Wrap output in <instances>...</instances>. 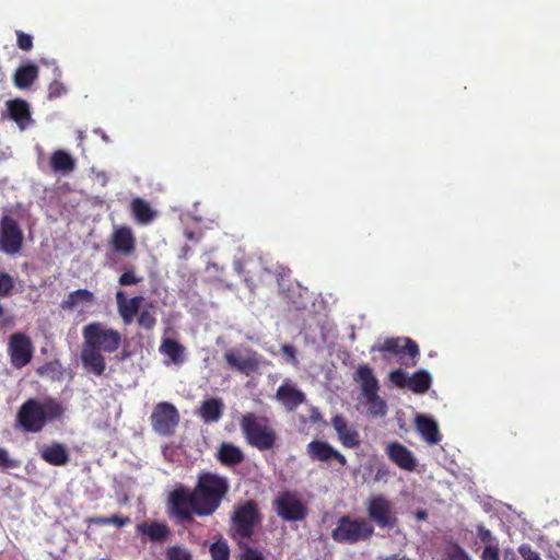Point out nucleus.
Segmentation results:
<instances>
[{
	"instance_id": "f257e3e1",
	"label": "nucleus",
	"mask_w": 560,
	"mask_h": 560,
	"mask_svg": "<svg viewBox=\"0 0 560 560\" xmlns=\"http://www.w3.org/2000/svg\"><path fill=\"white\" fill-rule=\"evenodd\" d=\"M230 489L228 478L211 471H201L191 491L179 488L170 494L172 514L182 522H191L194 515L210 516L221 505Z\"/></svg>"
},
{
	"instance_id": "f03ea898",
	"label": "nucleus",
	"mask_w": 560,
	"mask_h": 560,
	"mask_svg": "<svg viewBox=\"0 0 560 560\" xmlns=\"http://www.w3.org/2000/svg\"><path fill=\"white\" fill-rule=\"evenodd\" d=\"M82 336L81 362L83 368L95 376H102L106 370L104 354L116 352L121 346L122 336L118 330L108 328L101 322L85 325Z\"/></svg>"
},
{
	"instance_id": "7ed1b4c3",
	"label": "nucleus",
	"mask_w": 560,
	"mask_h": 560,
	"mask_svg": "<svg viewBox=\"0 0 560 560\" xmlns=\"http://www.w3.org/2000/svg\"><path fill=\"white\" fill-rule=\"evenodd\" d=\"M65 407L56 398L26 399L16 412V424L26 433L40 432L48 422L61 420Z\"/></svg>"
},
{
	"instance_id": "20e7f679",
	"label": "nucleus",
	"mask_w": 560,
	"mask_h": 560,
	"mask_svg": "<svg viewBox=\"0 0 560 560\" xmlns=\"http://www.w3.org/2000/svg\"><path fill=\"white\" fill-rule=\"evenodd\" d=\"M240 428L247 444L260 452L270 451L277 445V432L265 416L246 412L240 419Z\"/></svg>"
},
{
	"instance_id": "39448f33",
	"label": "nucleus",
	"mask_w": 560,
	"mask_h": 560,
	"mask_svg": "<svg viewBox=\"0 0 560 560\" xmlns=\"http://www.w3.org/2000/svg\"><path fill=\"white\" fill-rule=\"evenodd\" d=\"M374 535V525L364 517L342 515L331 532V538L339 544L354 545L366 541Z\"/></svg>"
},
{
	"instance_id": "423d86ee",
	"label": "nucleus",
	"mask_w": 560,
	"mask_h": 560,
	"mask_svg": "<svg viewBox=\"0 0 560 560\" xmlns=\"http://www.w3.org/2000/svg\"><path fill=\"white\" fill-rule=\"evenodd\" d=\"M261 515L256 501L247 500L243 504L235 508L232 515L234 536L241 538H250L254 534L255 526L260 522Z\"/></svg>"
},
{
	"instance_id": "0eeeda50",
	"label": "nucleus",
	"mask_w": 560,
	"mask_h": 560,
	"mask_svg": "<svg viewBox=\"0 0 560 560\" xmlns=\"http://www.w3.org/2000/svg\"><path fill=\"white\" fill-rule=\"evenodd\" d=\"M364 508L371 523L374 522L380 528H393L397 524V516L393 503L383 494H372L365 502Z\"/></svg>"
},
{
	"instance_id": "6e6552de",
	"label": "nucleus",
	"mask_w": 560,
	"mask_h": 560,
	"mask_svg": "<svg viewBox=\"0 0 560 560\" xmlns=\"http://www.w3.org/2000/svg\"><path fill=\"white\" fill-rule=\"evenodd\" d=\"M24 234L18 220L10 213H4L0 220V249L15 256L23 248Z\"/></svg>"
},
{
	"instance_id": "1a4fd4ad",
	"label": "nucleus",
	"mask_w": 560,
	"mask_h": 560,
	"mask_svg": "<svg viewBox=\"0 0 560 560\" xmlns=\"http://www.w3.org/2000/svg\"><path fill=\"white\" fill-rule=\"evenodd\" d=\"M279 517L287 522L303 521L307 514V506L295 492L283 491L272 502Z\"/></svg>"
},
{
	"instance_id": "9d476101",
	"label": "nucleus",
	"mask_w": 560,
	"mask_h": 560,
	"mask_svg": "<svg viewBox=\"0 0 560 560\" xmlns=\"http://www.w3.org/2000/svg\"><path fill=\"white\" fill-rule=\"evenodd\" d=\"M372 350L399 355L407 366H416L420 355L417 342L407 337L387 338L381 346L373 347Z\"/></svg>"
},
{
	"instance_id": "9b49d317",
	"label": "nucleus",
	"mask_w": 560,
	"mask_h": 560,
	"mask_svg": "<svg viewBox=\"0 0 560 560\" xmlns=\"http://www.w3.org/2000/svg\"><path fill=\"white\" fill-rule=\"evenodd\" d=\"M153 430L160 435L170 436L174 433L179 422L177 408L171 402H159L150 417Z\"/></svg>"
},
{
	"instance_id": "f8f14e48",
	"label": "nucleus",
	"mask_w": 560,
	"mask_h": 560,
	"mask_svg": "<svg viewBox=\"0 0 560 560\" xmlns=\"http://www.w3.org/2000/svg\"><path fill=\"white\" fill-rule=\"evenodd\" d=\"M33 345L31 338L23 332H15L10 337L8 352L11 364L15 369L26 366L33 358Z\"/></svg>"
},
{
	"instance_id": "ddd939ff",
	"label": "nucleus",
	"mask_w": 560,
	"mask_h": 560,
	"mask_svg": "<svg viewBox=\"0 0 560 560\" xmlns=\"http://www.w3.org/2000/svg\"><path fill=\"white\" fill-rule=\"evenodd\" d=\"M306 453L312 460L329 462L336 460L341 466L347 465V458L339 451L335 450L328 442L313 440L306 446Z\"/></svg>"
},
{
	"instance_id": "4468645a",
	"label": "nucleus",
	"mask_w": 560,
	"mask_h": 560,
	"mask_svg": "<svg viewBox=\"0 0 560 560\" xmlns=\"http://www.w3.org/2000/svg\"><path fill=\"white\" fill-rule=\"evenodd\" d=\"M112 248L124 256H130L136 252V237L129 226H118L110 235Z\"/></svg>"
},
{
	"instance_id": "2eb2a0df",
	"label": "nucleus",
	"mask_w": 560,
	"mask_h": 560,
	"mask_svg": "<svg viewBox=\"0 0 560 560\" xmlns=\"http://www.w3.org/2000/svg\"><path fill=\"white\" fill-rule=\"evenodd\" d=\"M386 455L399 468L413 471L417 467V459L412 452L399 442H390L386 446Z\"/></svg>"
},
{
	"instance_id": "dca6fc26",
	"label": "nucleus",
	"mask_w": 560,
	"mask_h": 560,
	"mask_svg": "<svg viewBox=\"0 0 560 560\" xmlns=\"http://www.w3.org/2000/svg\"><path fill=\"white\" fill-rule=\"evenodd\" d=\"M144 298L141 295L127 299L124 291L119 290L116 292V303L118 314L125 325H130L135 316L138 314Z\"/></svg>"
},
{
	"instance_id": "f3484780",
	"label": "nucleus",
	"mask_w": 560,
	"mask_h": 560,
	"mask_svg": "<svg viewBox=\"0 0 560 560\" xmlns=\"http://www.w3.org/2000/svg\"><path fill=\"white\" fill-rule=\"evenodd\" d=\"M8 116L16 122L21 130H25L33 122L30 105L25 100L14 98L5 103Z\"/></svg>"
},
{
	"instance_id": "a211bd4d",
	"label": "nucleus",
	"mask_w": 560,
	"mask_h": 560,
	"mask_svg": "<svg viewBox=\"0 0 560 560\" xmlns=\"http://www.w3.org/2000/svg\"><path fill=\"white\" fill-rule=\"evenodd\" d=\"M276 398L287 410L292 411L305 400V395L290 380H285L277 389Z\"/></svg>"
},
{
	"instance_id": "6ab92c4d",
	"label": "nucleus",
	"mask_w": 560,
	"mask_h": 560,
	"mask_svg": "<svg viewBox=\"0 0 560 560\" xmlns=\"http://www.w3.org/2000/svg\"><path fill=\"white\" fill-rule=\"evenodd\" d=\"M331 424L338 435L340 443L347 448H355L360 445V434L348 425L347 420L337 415L331 419Z\"/></svg>"
},
{
	"instance_id": "aec40b11",
	"label": "nucleus",
	"mask_w": 560,
	"mask_h": 560,
	"mask_svg": "<svg viewBox=\"0 0 560 560\" xmlns=\"http://www.w3.org/2000/svg\"><path fill=\"white\" fill-rule=\"evenodd\" d=\"M137 533L148 537L152 542H164L172 535L171 528L164 522H143L137 525Z\"/></svg>"
},
{
	"instance_id": "412c9836",
	"label": "nucleus",
	"mask_w": 560,
	"mask_h": 560,
	"mask_svg": "<svg viewBox=\"0 0 560 560\" xmlns=\"http://www.w3.org/2000/svg\"><path fill=\"white\" fill-rule=\"evenodd\" d=\"M353 381L360 384L362 396L380 390L378 381L368 364L359 365L353 373Z\"/></svg>"
},
{
	"instance_id": "4be33fe9",
	"label": "nucleus",
	"mask_w": 560,
	"mask_h": 560,
	"mask_svg": "<svg viewBox=\"0 0 560 560\" xmlns=\"http://www.w3.org/2000/svg\"><path fill=\"white\" fill-rule=\"evenodd\" d=\"M40 457L49 465L65 466L69 462V453L67 447L58 442L45 445L40 450Z\"/></svg>"
},
{
	"instance_id": "5701e85b",
	"label": "nucleus",
	"mask_w": 560,
	"mask_h": 560,
	"mask_svg": "<svg viewBox=\"0 0 560 560\" xmlns=\"http://www.w3.org/2000/svg\"><path fill=\"white\" fill-rule=\"evenodd\" d=\"M218 460L226 467H234L244 462V453L242 450L229 442H223L217 453Z\"/></svg>"
},
{
	"instance_id": "b1692460",
	"label": "nucleus",
	"mask_w": 560,
	"mask_h": 560,
	"mask_svg": "<svg viewBox=\"0 0 560 560\" xmlns=\"http://www.w3.org/2000/svg\"><path fill=\"white\" fill-rule=\"evenodd\" d=\"M416 427L428 443L438 444L441 441L438 423L433 419L423 415L417 416Z\"/></svg>"
},
{
	"instance_id": "393cba45",
	"label": "nucleus",
	"mask_w": 560,
	"mask_h": 560,
	"mask_svg": "<svg viewBox=\"0 0 560 560\" xmlns=\"http://www.w3.org/2000/svg\"><path fill=\"white\" fill-rule=\"evenodd\" d=\"M38 67L34 63L20 66L13 75V83L20 90L28 89L38 78Z\"/></svg>"
},
{
	"instance_id": "a878e982",
	"label": "nucleus",
	"mask_w": 560,
	"mask_h": 560,
	"mask_svg": "<svg viewBox=\"0 0 560 560\" xmlns=\"http://www.w3.org/2000/svg\"><path fill=\"white\" fill-rule=\"evenodd\" d=\"M224 410V402L221 398H208L201 402L199 416L206 422H217L221 419Z\"/></svg>"
},
{
	"instance_id": "bb28decb",
	"label": "nucleus",
	"mask_w": 560,
	"mask_h": 560,
	"mask_svg": "<svg viewBox=\"0 0 560 560\" xmlns=\"http://www.w3.org/2000/svg\"><path fill=\"white\" fill-rule=\"evenodd\" d=\"M50 167L56 173L69 174L75 168V160L65 150H56L49 160Z\"/></svg>"
},
{
	"instance_id": "cd10ccee",
	"label": "nucleus",
	"mask_w": 560,
	"mask_h": 560,
	"mask_svg": "<svg viewBox=\"0 0 560 560\" xmlns=\"http://www.w3.org/2000/svg\"><path fill=\"white\" fill-rule=\"evenodd\" d=\"M130 210L135 220L140 224H149L155 217V211L150 203L139 197L132 199Z\"/></svg>"
},
{
	"instance_id": "c85d7f7f",
	"label": "nucleus",
	"mask_w": 560,
	"mask_h": 560,
	"mask_svg": "<svg viewBox=\"0 0 560 560\" xmlns=\"http://www.w3.org/2000/svg\"><path fill=\"white\" fill-rule=\"evenodd\" d=\"M160 352L168 357L176 365L185 362V348L175 339L165 338L160 346Z\"/></svg>"
},
{
	"instance_id": "c756f323",
	"label": "nucleus",
	"mask_w": 560,
	"mask_h": 560,
	"mask_svg": "<svg viewBox=\"0 0 560 560\" xmlns=\"http://www.w3.org/2000/svg\"><path fill=\"white\" fill-rule=\"evenodd\" d=\"M224 360L232 369L242 373L248 374L256 369V362L253 359L241 357L233 350H229L224 353Z\"/></svg>"
},
{
	"instance_id": "7c9ffc66",
	"label": "nucleus",
	"mask_w": 560,
	"mask_h": 560,
	"mask_svg": "<svg viewBox=\"0 0 560 560\" xmlns=\"http://www.w3.org/2000/svg\"><path fill=\"white\" fill-rule=\"evenodd\" d=\"M94 301L93 292L88 289H79L70 292L66 300L60 304L62 310H73L81 303H92Z\"/></svg>"
},
{
	"instance_id": "2f4dec72",
	"label": "nucleus",
	"mask_w": 560,
	"mask_h": 560,
	"mask_svg": "<svg viewBox=\"0 0 560 560\" xmlns=\"http://www.w3.org/2000/svg\"><path fill=\"white\" fill-rule=\"evenodd\" d=\"M432 383L431 375L425 370H419L410 376L409 389L416 394L425 393Z\"/></svg>"
},
{
	"instance_id": "473e14b6",
	"label": "nucleus",
	"mask_w": 560,
	"mask_h": 560,
	"mask_svg": "<svg viewBox=\"0 0 560 560\" xmlns=\"http://www.w3.org/2000/svg\"><path fill=\"white\" fill-rule=\"evenodd\" d=\"M369 406L368 412L373 417H384L387 413L386 401L378 396V392H373L363 396Z\"/></svg>"
},
{
	"instance_id": "72a5a7b5",
	"label": "nucleus",
	"mask_w": 560,
	"mask_h": 560,
	"mask_svg": "<svg viewBox=\"0 0 560 560\" xmlns=\"http://www.w3.org/2000/svg\"><path fill=\"white\" fill-rule=\"evenodd\" d=\"M209 552L211 560H230V547L222 537L210 545Z\"/></svg>"
},
{
	"instance_id": "f704fd0d",
	"label": "nucleus",
	"mask_w": 560,
	"mask_h": 560,
	"mask_svg": "<svg viewBox=\"0 0 560 560\" xmlns=\"http://www.w3.org/2000/svg\"><path fill=\"white\" fill-rule=\"evenodd\" d=\"M154 308L152 303H149L145 308H143L138 316V325L139 327L145 330H152L156 325V318L154 312L151 310Z\"/></svg>"
},
{
	"instance_id": "c9c22d12",
	"label": "nucleus",
	"mask_w": 560,
	"mask_h": 560,
	"mask_svg": "<svg viewBox=\"0 0 560 560\" xmlns=\"http://www.w3.org/2000/svg\"><path fill=\"white\" fill-rule=\"evenodd\" d=\"M164 560H192V553L183 546H170L165 550Z\"/></svg>"
},
{
	"instance_id": "e433bc0d",
	"label": "nucleus",
	"mask_w": 560,
	"mask_h": 560,
	"mask_svg": "<svg viewBox=\"0 0 560 560\" xmlns=\"http://www.w3.org/2000/svg\"><path fill=\"white\" fill-rule=\"evenodd\" d=\"M444 556V560H471L465 549L456 542L446 546Z\"/></svg>"
},
{
	"instance_id": "4c0bfd02",
	"label": "nucleus",
	"mask_w": 560,
	"mask_h": 560,
	"mask_svg": "<svg viewBox=\"0 0 560 560\" xmlns=\"http://www.w3.org/2000/svg\"><path fill=\"white\" fill-rule=\"evenodd\" d=\"M15 288L14 278L4 271H0V296L7 298L10 296Z\"/></svg>"
},
{
	"instance_id": "58836bf2",
	"label": "nucleus",
	"mask_w": 560,
	"mask_h": 560,
	"mask_svg": "<svg viewBox=\"0 0 560 560\" xmlns=\"http://www.w3.org/2000/svg\"><path fill=\"white\" fill-rule=\"evenodd\" d=\"M476 529L479 539L485 544V546H493L499 544L498 539L492 535L491 530L486 528L482 524H478Z\"/></svg>"
},
{
	"instance_id": "ea45409f",
	"label": "nucleus",
	"mask_w": 560,
	"mask_h": 560,
	"mask_svg": "<svg viewBox=\"0 0 560 560\" xmlns=\"http://www.w3.org/2000/svg\"><path fill=\"white\" fill-rule=\"evenodd\" d=\"M243 552L240 556V560H266L265 556L257 548L248 545H240Z\"/></svg>"
},
{
	"instance_id": "a19ab883",
	"label": "nucleus",
	"mask_w": 560,
	"mask_h": 560,
	"mask_svg": "<svg viewBox=\"0 0 560 560\" xmlns=\"http://www.w3.org/2000/svg\"><path fill=\"white\" fill-rule=\"evenodd\" d=\"M389 380L398 387L409 388L410 376H408V374L400 369L390 372Z\"/></svg>"
},
{
	"instance_id": "79ce46f5",
	"label": "nucleus",
	"mask_w": 560,
	"mask_h": 560,
	"mask_svg": "<svg viewBox=\"0 0 560 560\" xmlns=\"http://www.w3.org/2000/svg\"><path fill=\"white\" fill-rule=\"evenodd\" d=\"M142 280L143 278L137 276L136 272L131 269L120 275L118 278V283L121 287H128L139 284Z\"/></svg>"
},
{
	"instance_id": "37998d69",
	"label": "nucleus",
	"mask_w": 560,
	"mask_h": 560,
	"mask_svg": "<svg viewBox=\"0 0 560 560\" xmlns=\"http://www.w3.org/2000/svg\"><path fill=\"white\" fill-rule=\"evenodd\" d=\"M264 270L268 273H275L276 277H277V281H278V284L279 285H282V281L285 279V278H289L290 275H291V269L289 267H285V266H282V265H278L276 266L275 269H270V268H267L265 266H262Z\"/></svg>"
},
{
	"instance_id": "c03bdc74",
	"label": "nucleus",
	"mask_w": 560,
	"mask_h": 560,
	"mask_svg": "<svg viewBox=\"0 0 560 560\" xmlns=\"http://www.w3.org/2000/svg\"><path fill=\"white\" fill-rule=\"evenodd\" d=\"M20 466V460L10 458L5 448L0 447V467L5 469L16 468Z\"/></svg>"
},
{
	"instance_id": "a18cd8bd",
	"label": "nucleus",
	"mask_w": 560,
	"mask_h": 560,
	"mask_svg": "<svg viewBox=\"0 0 560 560\" xmlns=\"http://www.w3.org/2000/svg\"><path fill=\"white\" fill-rule=\"evenodd\" d=\"M18 46L24 51H28L33 48V37L22 31L16 32Z\"/></svg>"
},
{
	"instance_id": "49530a36",
	"label": "nucleus",
	"mask_w": 560,
	"mask_h": 560,
	"mask_svg": "<svg viewBox=\"0 0 560 560\" xmlns=\"http://www.w3.org/2000/svg\"><path fill=\"white\" fill-rule=\"evenodd\" d=\"M480 558L481 560H500L499 544L493 546H485Z\"/></svg>"
},
{
	"instance_id": "de8ad7c7",
	"label": "nucleus",
	"mask_w": 560,
	"mask_h": 560,
	"mask_svg": "<svg viewBox=\"0 0 560 560\" xmlns=\"http://www.w3.org/2000/svg\"><path fill=\"white\" fill-rule=\"evenodd\" d=\"M518 552L524 560H541L539 553L527 544L521 545Z\"/></svg>"
},
{
	"instance_id": "09e8293b",
	"label": "nucleus",
	"mask_w": 560,
	"mask_h": 560,
	"mask_svg": "<svg viewBox=\"0 0 560 560\" xmlns=\"http://www.w3.org/2000/svg\"><path fill=\"white\" fill-rule=\"evenodd\" d=\"M65 92L66 88L59 81H52L48 86V97L50 100L61 96Z\"/></svg>"
},
{
	"instance_id": "8fccbe9b",
	"label": "nucleus",
	"mask_w": 560,
	"mask_h": 560,
	"mask_svg": "<svg viewBox=\"0 0 560 560\" xmlns=\"http://www.w3.org/2000/svg\"><path fill=\"white\" fill-rule=\"evenodd\" d=\"M131 520L128 516L113 515L108 516V525H115L117 527H124L130 524Z\"/></svg>"
},
{
	"instance_id": "3c124183",
	"label": "nucleus",
	"mask_w": 560,
	"mask_h": 560,
	"mask_svg": "<svg viewBox=\"0 0 560 560\" xmlns=\"http://www.w3.org/2000/svg\"><path fill=\"white\" fill-rule=\"evenodd\" d=\"M389 476V469L385 464H381L377 466L375 475L373 477L374 482H380L385 480Z\"/></svg>"
},
{
	"instance_id": "603ef678",
	"label": "nucleus",
	"mask_w": 560,
	"mask_h": 560,
	"mask_svg": "<svg viewBox=\"0 0 560 560\" xmlns=\"http://www.w3.org/2000/svg\"><path fill=\"white\" fill-rule=\"evenodd\" d=\"M235 269L240 275L244 276L247 285H249V287L256 285L255 280L253 279V277L248 276V271L245 270V268L241 261L235 262Z\"/></svg>"
},
{
	"instance_id": "864d4df0",
	"label": "nucleus",
	"mask_w": 560,
	"mask_h": 560,
	"mask_svg": "<svg viewBox=\"0 0 560 560\" xmlns=\"http://www.w3.org/2000/svg\"><path fill=\"white\" fill-rule=\"evenodd\" d=\"M281 352L289 361H296V350L292 345H282Z\"/></svg>"
},
{
	"instance_id": "5fc2aeb1",
	"label": "nucleus",
	"mask_w": 560,
	"mask_h": 560,
	"mask_svg": "<svg viewBox=\"0 0 560 560\" xmlns=\"http://www.w3.org/2000/svg\"><path fill=\"white\" fill-rule=\"evenodd\" d=\"M86 523L89 525H98V526H105L108 525V517L106 516H92L86 520Z\"/></svg>"
},
{
	"instance_id": "6e6d98bb",
	"label": "nucleus",
	"mask_w": 560,
	"mask_h": 560,
	"mask_svg": "<svg viewBox=\"0 0 560 560\" xmlns=\"http://www.w3.org/2000/svg\"><path fill=\"white\" fill-rule=\"evenodd\" d=\"M384 560H411V559L406 556L400 557L398 555H393V556L387 557Z\"/></svg>"
},
{
	"instance_id": "4d7b16f0",
	"label": "nucleus",
	"mask_w": 560,
	"mask_h": 560,
	"mask_svg": "<svg viewBox=\"0 0 560 560\" xmlns=\"http://www.w3.org/2000/svg\"><path fill=\"white\" fill-rule=\"evenodd\" d=\"M418 517L419 518H425L427 517V512L425 511L418 512Z\"/></svg>"
},
{
	"instance_id": "13d9d810",
	"label": "nucleus",
	"mask_w": 560,
	"mask_h": 560,
	"mask_svg": "<svg viewBox=\"0 0 560 560\" xmlns=\"http://www.w3.org/2000/svg\"><path fill=\"white\" fill-rule=\"evenodd\" d=\"M4 315V308L2 305H0V317H2Z\"/></svg>"
}]
</instances>
